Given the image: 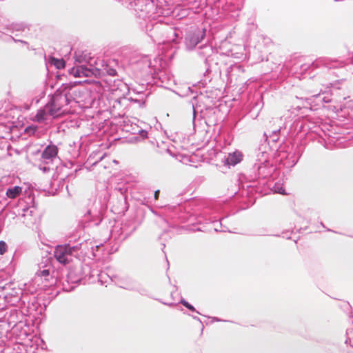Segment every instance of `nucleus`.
Listing matches in <instances>:
<instances>
[{
    "mask_svg": "<svg viewBox=\"0 0 353 353\" xmlns=\"http://www.w3.org/2000/svg\"><path fill=\"white\" fill-rule=\"evenodd\" d=\"M44 279L46 281H49L50 279H52L50 276V270L44 269L42 270H39L36 274L35 281L36 282L39 281L40 280Z\"/></svg>",
    "mask_w": 353,
    "mask_h": 353,
    "instance_id": "8",
    "label": "nucleus"
},
{
    "mask_svg": "<svg viewBox=\"0 0 353 353\" xmlns=\"http://www.w3.org/2000/svg\"><path fill=\"white\" fill-rule=\"evenodd\" d=\"M192 110H193V119L195 118V110L194 105H192Z\"/></svg>",
    "mask_w": 353,
    "mask_h": 353,
    "instance_id": "26",
    "label": "nucleus"
},
{
    "mask_svg": "<svg viewBox=\"0 0 353 353\" xmlns=\"http://www.w3.org/2000/svg\"><path fill=\"white\" fill-rule=\"evenodd\" d=\"M180 303L183 305L185 306V307H187L188 309H189L190 310L192 311V312H196L197 314H201V313L198 311L196 310V309L194 308V307L193 305H192L191 304H190L188 301H186L184 299H181V301H180Z\"/></svg>",
    "mask_w": 353,
    "mask_h": 353,
    "instance_id": "15",
    "label": "nucleus"
},
{
    "mask_svg": "<svg viewBox=\"0 0 353 353\" xmlns=\"http://www.w3.org/2000/svg\"><path fill=\"white\" fill-rule=\"evenodd\" d=\"M103 70L108 74L110 76H115L117 74V71L115 69L109 68L108 66H105V68Z\"/></svg>",
    "mask_w": 353,
    "mask_h": 353,
    "instance_id": "16",
    "label": "nucleus"
},
{
    "mask_svg": "<svg viewBox=\"0 0 353 353\" xmlns=\"http://www.w3.org/2000/svg\"><path fill=\"white\" fill-rule=\"evenodd\" d=\"M242 160V154L236 151L232 153H229L225 159V163L228 165L234 166Z\"/></svg>",
    "mask_w": 353,
    "mask_h": 353,
    "instance_id": "7",
    "label": "nucleus"
},
{
    "mask_svg": "<svg viewBox=\"0 0 353 353\" xmlns=\"http://www.w3.org/2000/svg\"><path fill=\"white\" fill-rule=\"evenodd\" d=\"M319 94H316V95H314L313 97H319Z\"/></svg>",
    "mask_w": 353,
    "mask_h": 353,
    "instance_id": "30",
    "label": "nucleus"
},
{
    "mask_svg": "<svg viewBox=\"0 0 353 353\" xmlns=\"http://www.w3.org/2000/svg\"><path fill=\"white\" fill-rule=\"evenodd\" d=\"M79 249V245L74 246L69 244L59 245L55 248L54 255L60 263L67 264L72 261L73 256L77 255Z\"/></svg>",
    "mask_w": 353,
    "mask_h": 353,
    "instance_id": "3",
    "label": "nucleus"
},
{
    "mask_svg": "<svg viewBox=\"0 0 353 353\" xmlns=\"http://www.w3.org/2000/svg\"><path fill=\"white\" fill-rule=\"evenodd\" d=\"M39 169L43 173H48L51 170H53V168L51 166V164H44L41 162V163L39 165Z\"/></svg>",
    "mask_w": 353,
    "mask_h": 353,
    "instance_id": "14",
    "label": "nucleus"
},
{
    "mask_svg": "<svg viewBox=\"0 0 353 353\" xmlns=\"http://www.w3.org/2000/svg\"><path fill=\"white\" fill-rule=\"evenodd\" d=\"M349 353H353V352H349Z\"/></svg>",
    "mask_w": 353,
    "mask_h": 353,
    "instance_id": "31",
    "label": "nucleus"
},
{
    "mask_svg": "<svg viewBox=\"0 0 353 353\" xmlns=\"http://www.w3.org/2000/svg\"><path fill=\"white\" fill-rule=\"evenodd\" d=\"M12 39H13L15 42H20V43H23L24 45L28 46V42H26V41H23V40H17V39H14V38H12Z\"/></svg>",
    "mask_w": 353,
    "mask_h": 353,
    "instance_id": "21",
    "label": "nucleus"
},
{
    "mask_svg": "<svg viewBox=\"0 0 353 353\" xmlns=\"http://www.w3.org/2000/svg\"><path fill=\"white\" fill-rule=\"evenodd\" d=\"M214 229H215L216 231L226 232L225 230H219L217 228H215Z\"/></svg>",
    "mask_w": 353,
    "mask_h": 353,
    "instance_id": "27",
    "label": "nucleus"
},
{
    "mask_svg": "<svg viewBox=\"0 0 353 353\" xmlns=\"http://www.w3.org/2000/svg\"><path fill=\"white\" fill-rule=\"evenodd\" d=\"M7 249V245L4 241H0V254H3L6 252Z\"/></svg>",
    "mask_w": 353,
    "mask_h": 353,
    "instance_id": "17",
    "label": "nucleus"
},
{
    "mask_svg": "<svg viewBox=\"0 0 353 353\" xmlns=\"http://www.w3.org/2000/svg\"><path fill=\"white\" fill-rule=\"evenodd\" d=\"M23 212H24L25 213L30 212V214L32 212V210H30V209H29V208L24 209V210H23Z\"/></svg>",
    "mask_w": 353,
    "mask_h": 353,
    "instance_id": "24",
    "label": "nucleus"
},
{
    "mask_svg": "<svg viewBox=\"0 0 353 353\" xmlns=\"http://www.w3.org/2000/svg\"><path fill=\"white\" fill-rule=\"evenodd\" d=\"M280 128H278V129H276V130H273V131H272V133H273V134H276L277 132H279L280 131Z\"/></svg>",
    "mask_w": 353,
    "mask_h": 353,
    "instance_id": "25",
    "label": "nucleus"
},
{
    "mask_svg": "<svg viewBox=\"0 0 353 353\" xmlns=\"http://www.w3.org/2000/svg\"><path fill=\"white\" fill-rule=\"evenodd\" d=\"M75 61L79 64H84L88 63V54L83 52H75L74 54Z\"/></svg>",
    "mask_w": 353,
    "mask_h": 353,
    "instance_id": "11",
    "label": "nucleus"
},
{
    "mask_svg": "<svg viewBox=\"0 0 353 353\" xmlns=\"http://www.w3.org/2000/svg\"><path fill=\"white\" fill-rule=\"evenodd\" d=\"M49 62L50 64L54 65L58 69H61L65 67V61L63 59L50 57Z\"/></svg>",
    "mask_w": 353,
    "mask_h": 353,
    "instance_id": "12",
    "label": "nucleus"
},
{
    "mask_svg": "<svg viewBox=\"0 0 353 353\" xmlns=\"http://www.w3.org/2000/svg\"><path fill=\"white\" fill-rule=\"evenodd\" d=\"M121 288H124L128 290L131 291H139V288L137 285L136 282L134 281H132L129 283H125L123 285H121Z\"/></svg>",
    "mask_w": 353,
    "mask_h": 353,
    "instance_id": "13",
    "label": "nucleus"
},
{
    "mask_svg": "<svg viewBox=\"0 0 353 353\" xmlns=\"http://www.w3.org/2000/svg\"><path fill=\"white\" fill-rule=\"evenodd\" d=\"M58 148L54 145H48L43 151L41 157V162L44 164H52L57 159Z\"/></svg>",
    "mask_w": 353,
    "mask_h": 353,
    "instance_id": "6",
    "label": "nucleus"
},
{
    "mask_svg": "<svg viewBox=\"0 0 353 353\" xmlns=\"http://www.w3.org/2000/svg\"><path fill=\"white\" fill-rule=\"evenodd\" d=\"M140 134L142 137L143 138H145L147 137V135H148V132L145 130H141L140 131Z\"/></svg>",
    "mask_w": 353,
    "mask_h": 353,
    "instance_id": "20",
    "label": "nucleus"
},
{
    "mask_svg": "<svg viewBox=\"0 0 353 353\" xmlns=\"http://www.w3.org/2000/svg\"><path fill=\"white\" fill-rule=\"evenodd\" d=\"M22 188L19 186H14L10 188L6 191V195L10 199H15L17 196L21 194Z\"/></svg>",
    "mask_w": 353,
    "mask_h": 353,
    "instance_id": "10",
    "label": "nucleus"
},
{
    "mask_svg": "<svg viewBox=\"0 0 353 353\" xmlns=\"http://www.w3.org/2000/svg\"><path fill=\"white\" fill-rule=\"evenodd\" d=\"M87 63L76 65L70 70V73L74 77H89L100 74V70L94 67L91 63L88 65Z\"/></svg>",
    "mask_w": 353,
    "mask_h": 353,
    "instance_id": "5",
    "label": "nucleus"
},
{
    "mask_svg": "<svg viewBox=\"0 0 353 353\" xmlns=\"http://www.w3.org/2000/svg\"><path fill=\"white\" fill-rule=\"evenodd\" d=\"M69 103L70 99L68 94H54L51 101L43 108L38 110L35 115L36 121L41 123L48 119L49 117L55 118L59 117L67 111L65 107Z\"/></svg>",
    "mask_w": 353,
    "mask_h": 353,
    "instance_id": "1",
    "label": "nucleus"
},
{
    "mask_svg": "<svg viewBox=\"0 0 353 353\" xmlns=\"http://www.w3.org/2000/svg\"><path fill=\"white\" fill-rule=\"evenodd\" d=\"M147 292V290L144 288H143V294H145Z\"/></svg>",
    "mask_w": 353,
    "mask_h": 353,
    "instance_id": "29",
    "label": "nucleus"
},
{
    "mask_svg": "<svg viewBox=\"0 0 353 353\" xmlns=\"http://www.w3.org/2000/svg\"><path fill=\"white\" fill-rule=\"evenodd\" d=\"M152 32L149 36L156 43H165L174 41L176 37L175 30L170 26L163 25L161 23H156L151 30Z\"/></svg>",
    "mask_w": 353,
    "mask_h": 353,
    "instance_id": "2",
    "label": "nucleus"
},
{
    "mask_svg": "<svg viewBox=\"0 0 353 353\" xmlns=\"http://www.w3.org/2000/svg\"><path fill=\"white\" fill-rule=\"evenodd\" d=\"M275 192L279 193V194H285V190L281 187V188H275Z\"/></svg>",
    "mask_w": 353,
    "mask_h": 353,
    "instance_id": "18",
    "label": "nucleus"
},
{
    "mask_svg": "<svg viewBox=\"0 0 353 353\" xmlns=\"http://www.w3.org/2000/svg\"><path fill=\"white\" fill-rule=\"evenodd\" d=\"M10 30L14 32H24L26 30L29 29L28 24L23 22L13 23L10 25Z\"/></svg>",
    "mask_w": 353,
    "mask_h": 353,
    "instance_id": "9",
    "label": "nucleus"
},
{
    "mask_svg": "<svg viewBox=\"0 0 353 353\" xmlns=\"http://www.w3.org/2000/svg\"><path fill=\"white\" fill-rule=\"evenodd\" d=\"M219 321L220 320L218 318H216V317L212 318V321Z\"/></svg>",
    "mask_w": 353,
    "mask_h": 353,
    "instance_id": "28",
    "label": "nucleus"
},
{
    "mask_svg": "<svg viewBox=\"0 0 353 353\" xmlns=\"http://www.w3.org/2000/svg\"><path fill=\"white\" fill-rule=\"evenodd\" d=\"M206 28H194L190 29L185 37V48L188 50H193L206 36Z\"/></svg>",
    "mask_w": 353,
    "mask_h": 353,
    "instance_id": "4",
    "label": "nucleus"
},
{
    "mask_svg": "<svg viewBox=\"0 0 353 353\" xmlns=\"http://www.w3.org/2000/svg\"><path fill=\"white\" fill-rule=\"evenodd\" d=\"M192 318L196 321H198L200 323H202L201 319L198 317V316H192Z\"/></svg>",
    "mask_w": 353,
    "mask_h": 353,
    "instance_id": "23",
    "label": "nucleus"
},
{
    "mask_svg": "<svg viewBox=\"0 0 353 353\" xmlns=\"http://www.w3.org/2000/svg\"><path fill=\"white\" fill-rule=\"evenodd\" d=\"M159 190H157L155 192H154V198L155 199H157L158 197H159Z\"/></svg>",
    "mask_w": 353,
    "mask_h": 353,
    "instance_id": "22",
    "label": "nucleus"
},
{
    "mask_svg": "<svg viewBox=\"0 0 353 353\" xmlns=\"http://www.w3.org/2000/svg\"><path fill=\"white\" fill-rule=\"evenodd\" d=\"M347 334L350 336V332H347ZM348 341L350 342V345L353 347V342L352 341L351 337L348 336L347 339H346L345 343H347Z\"/></svg>",
    "mask_w": 353,
    "mask_h": 353,
    "instance_id": "19",
    "label": "nucleus"
}]
</instances>
